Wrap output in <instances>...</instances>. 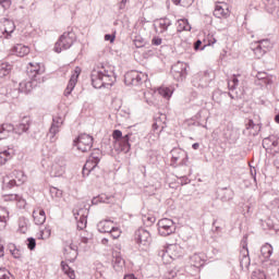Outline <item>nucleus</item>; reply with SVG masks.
I'll use <instances>...</instances> for the list:
<instances>
[{
    "instance_id": "1",
    "label": "nucleus",
    "mask_w": 279,
    "mask_h": 279,
    "mask_svg": "<svg viewBox=\"0 0 279 279\" xmlns=\"http://www.w3.org/2000/svg\"><path fill=\"white\" fill-rule=\"evenodd\" d=\"M90 82L94 88H108V86H114L117 76L114 71L101 68L100 70H93L90 74Z\"/></svg>"
},
{
    "instance_id": "2",
    "label": "nucleus",
    "mask_w": 279,
    "mask_h": 279,
    "mask_svg": "<svg viewBox=\"0 0 279 279\" xmlns=\"http://www.w3.org/2000/svg\"><path fill=\"white\" fill-rule=\"evenodd\" d=\"M31 68L28 69L27 73L31 77V81L28 82H22L20 83V93H25V95H29L32 93V89L36 88L38 84H40V75L45 73V70H40V64L34 65L33 63H29Z\"/></svg>"
},
{
    "instance_id": "3",
    "label": "nucleus",
    "mask_w": 279,
    "mask_h": 279,
    "mask_svg": "<svg viewBox=\"0 0 279 279\" xmlns=\"http://www.w3.org/2000/svg\"><path fill=\"white\" fill-rule=\"evenodd\" d=\"M112 138L114 141V149L116 151H122L123 154H130V149H132V141L134 138V133L130 132L123 135L121 130H113Z\"/></svg>"
},
{
    "instance_id": "4",
    "label": "nucleus",
    "mask_w": 279,
    "mask_h": 279,
    "mask_svg": "<svg viewBox=\"0 0 279 279\" xmlns=\"http://www.w3.org/2000/svg\"><path fill=\"white\" fill-rule=\"evenodd\" d=\"M73 43H75V33H63L54 45L56 53H62V50L71 49V47H73Z\"/></svg>"
},
{
    "instance_id": "5",
    "label": "nucleus",
    "mask_w": 279,
    "mask_h": 279,
    "mask_svg": "<svg viewBox=\"0 0 279 279\" xmlns=\"http://www.w3.org/2000/svg\"><path fill=\"white\" fill-rule=\"evenodd\" d=\"M95 138H93V136L83 133L80 134L74 141H73V145L74 147H76L78 149V151H90V149H93V143H94Z\"/></svg>"
},
{
    "instance_id": "6",
    "label": "nucleus",
    "mask_w": 279,
    "mask_h": 279,
    "mask_svg": "<svg viewBox=\"0 0 279 279\" xmlns=\"http://www.w3.org/2000/svg\"><path fill=\"white\" fill-rule=\"evenodd\" d=\"M170 73L177 82H184L189 75V64L178 61L171 66Z\"/></svg>"
},
{
    "instance_id": "7",
    "label": "nucleus",
    "mask_w": 279,
    "mask_h": 279,
    "mask_svg": "<svg viewBox=\"0 0 279 279\" xmlns=\"http://www.w3.org/2000/svg\"><path fill=\"white\" fill-rule=\"evenodd\" d=\"M147 80V74H143L136 70H132L124 74L125 86H141Z\"/></svg>"
},
{
    "instance_id": "8",
    "label": "nucleus",
    "mask_w": 279,
    "mask_h": 279,
    "mask_svg": "<svg viewBox=\"0 0 279 279\" xmlns=\"http://www.w3.org/2000/svg\"><path fill=\"white\" fill-rule=\"evenodd\" d=\"M160 236H171L175 232V222L169 218H162L157 223Z\"/></svg>"
},
{
    "instance_id": "9",
    "label": "nucleus",
    "mask_w": 279,
    "mask_h": 279,
    "mask_svg": "<svg viewBox=\"0 0 279 279\" xmlns=\"http://www.w3.org/2000/svg\"><path fill=\"white\" fill-rule=\"evenodd\" d=\"M255 48H253V52L256 56V58L260 59L265 53L271 51L274 49V44H271V40L269 38L259 39L255 43Z\"/></svg>"
},
{
    "instance_id": "10",
    "label": "nucleus",
    "mask_w": 279,
    "mask_h": 279,
    "mask_svg": "<svg viewBox=\"0 0 279 279\" xmlns=\"http://www.w3.org/2000/svg\"><path fill=\"white\" fill-rule=\"evenodd\" d=\"M134 241L137 245H143L144 247H148L151 244V234L149 231L140 228L134 233Z\"/></svg>"
},
{
    "instance_id": "11",
    "label": "nucleus",
    "mask_w": 279,
    "mask_h": 279,
    "mask_svg": "<svg viewBox=\"0 0 279 279\" xmlns=\"http://www.w3.org/2000/svg\"><path fill=\"white\" fill-rule=\"evenodd\" d=\"M241 257H240V267H245V269L250 268L252 259H250V250L247 248V235H244L241 241Z\"/></svg>"
},
{
    "instance_id": "12",
    "label": "nucleus",
    "mask_w": 279,
    "mask_h": 279,
    "mask_svg": "<svg viewBox=\"0 0 279 279\" xmlns=\"http://www.w3.org/2000/svg\"><path fill=\"white\" fill-rule=\"evenodd\" d=\"M165 128H167V114L157 113L154 117L153 132L160 134V132L165 131Z\"/></svg>"
},
{
    "instance_id": "13",
    "label": "nucleus",
    "mask_w": 279,
    "mask_h": 279,
    "mask_svg": "<svg viewBox=\"0 0 279 279\" xmlns=\"http://www.w3.org/2000/svg\"><path fill=\"white\" fill-rule=\"evenodd\" d=\"M81 73H82V69L80 66H76L74 70V73L71 75L68 86L64 90L65 97H69V95H71L73 93L75 85L77 84V80L80 78Z\"/></svg>"
},
{
    "instance_id": "14",
    "label": "nucleus",
    "mask_w": 279,
    "mask_h": 279,
    "mask_svg": "<svg viewBox=\"0 0 279 279\" xmlns=\"http://www.w3.org/2000/svg\"><path fill=\"white\" fill-rule=\"evenodd\" d=\"M192 86H194V88H198V89H202V88H206L208 86V76H206V72L203 74V73H197V74H194L192 76Z\"/></svg>"
},
{
    "instance_id": "15",
    "label": "nucleus",
    "mask_w": 279,
    "mask_h": 279,
    "mask_svg": "<svg viewBox=\"0 0 279 279\" xmlns=\"http://www.w3.org/2000/svg\"><path fill=\"white\" fill-rule=\"evenodd\" d=\"M216 194L220 202H231V199H234V191L230 187H218Z\"/></svg>"
},
{
    "instance_id": "16",
    "label": "nucleus",
    "mask_w": 279,
    "mask_h": 279,
    "mask_svg": "<svg viewBox=\"0 0 279 279\" xmlns=\"http://www.w3.org/2000/svg\"><path fill=\"white\" fill-rule=\"evenodd\" d=\"M99 162L95 161V159H90V157L86 160L85 165L83 166L82 174L83 178H88L95 169H97Z\"/></svg>"
},
{
    "instance_id": "17",
    "label": "nucleus",
    "mask_w": 279,
    "mask_h": 279,
    "mask_svg": "<svg viewBox=\"0 0 279 279\" xmlns=\"http://www.w3.org/2000/svg\"><path fill=\"white\" fill-rule=\"evenodd\" d=\"M214 16L216 19H228L230 16V10L227 4L218 3L214 10Z\"/></svg>"
},
{
    "instance_id": "18",
    "label": "nucleus",
    "mask_w": 279,
    "mask_h": 279,
    "mask_svg": "<svg viewBox=\"0 0 279 279\" xmlns=\"http://www.w3.org/2000/svg\"><path fill=\"white\" fill-rule=\"evenodd\" d=\"M12 56H17V58H25L29 53V47L17 44L11 48Z\"/></svg>"
},
{
    "instance_id": "19",
    "label": "nucleus",
    "mask_w": 279,
    "mask_h": 279,
    "mask_svg": "<svg viewBox=\"0 0 279 279\" xmlns=\"http://www.w3.org/2000/svg\"><path fill=\"white\" fill-rule=\"evenodd\" d=\"M84 210V208H80L78 211L73 210V215L77 221V230H84V228H86L87 223H88V219L86 218L85 215H81L80 214Z\"/></svg>"
},
{
    "instance_id": "20",
    "label": "nucleus",
    "mask_w": 279,
    "mask_h": 279,
    "mask_svg": "<svg viewBox=\"0 0 279 279\" xmlns=\"http://www.w3.org/2000/svg\"><path fill=\"white\" fill-rule=\"evenodd\" d=\"M263 147L264 149H272L274 147H278L279 145V137L276 135H269L263 140Z\"/></svg>"
},
{
    "instance_id": "21",
    "label": "nucleus",
    "mask_w": 279,
    "mask_h": 279,
    "mask_svg": "<svg viewBox=\"0 0 279 279\" xmlns=\"http://www.w3.org/2000/svg\"><path fill=\"white\" fill-rule=\"evenodd\" d=\"M29 118L24 117L22 119V122L17 125L14 126V134H19V136H21V134H25V132H27L29 130Z\"/></svg>"
},
{
    "instance_id": "22",
    "label": "nucleus",
    "mask_w": 279,
    "mask_h": 279,
    "mask_svg": "<svg viewBox=\"0 0 279 279\" xmlns=\"http://www.w3.org/2000/svg\"><path fill=\"white\" fill-rule=\"evenodd\" d=\"M12 132H14V124L12 123L0 124V141L8 138V136H10Z\"/></svg>"
},
{
    "instance_id": "23",
    "label": "nucleus",
    "mask_w": 279,
    "mask_h": 279,
    "mask_svg": "<svg viewBox=\"0 0 279 279\" xmlns=\"http://www.w3.org/2000/svg\"><path fill=\"white\" fill-rule=\"evenodd\" d=\"M14 29H16V25L14 21L10 19L3 20V29H1V34H7V36H12L14 34Z\"/></svg>"
},
{
    "instance_id": "24",
    "label": "nucleus",
    "mask_w": 279,
    "mask_h": 279,
    "mask_svg": "<svg viewBox=\"0 0 279 279\" xmlns=\"http://www.w3.org/2000/svg\"><path fill=\"white\" fill-rule=\"evenodd\" d=\"M156 23H158L159 28H160V34H165L173 25V22L171 19L165 16L156 20Z\"/></svg>"
},
{
    "instance_id": "25",
    "label": "nucleus",
    "mask_w": 279,
    "mask_h": 279,
    "mask_svg": "<svg viewBox=\"0 0 279 279\" xmlns=\"http://www.w3.org/2000/svg\"><path fill=\"white\" fill-rule=\"evenodd\" d=\"M33 219H34L36 226H43V223H45V221H47V215L45 214V209L34 210Z\"/></svg>"
},
{
    "instance_id": "26",
    "label": "nucleus",
    "mask_w": 279,
    "mask_h": 279,
    "mask_svg": "<svg viewBox=\"0 0 279 279\" xmlns=\"http://www.w3.org/2000/svg\"><path fill=\"white\" fill-rule=\"evenodd\" d=\"M112 223L111 220H102L97 225V230L101 234H110V231L112 230V227L110 226Z\"/></svg>"
},
{
    "instance_id": "27",
    "label": "nucleus",
    "mask_w": 279,
    "mask_h": 279,
    "mask_svg": "<svg viewBox=\"0 0 279 279\" xmlns=\"http://www.w3.org/2000/svg\"><path fill=\"white\" fill-rule=\"evenodd\" d=\"M260 254L265 258V260H269L271 255L274 254V246L269 243H265L260 248Z\"/></svg>"
},
{
    "instance_id": "28",
    "label": "nucleus",
    "mask_w": 279,
    "mask_h": 279,
    "mask_svg": "<svg viewBox=\"0 0 279 279\" xmlns=\"http://www.w3.org/2000/svg\"><path fill=\"white\" fill-rule=\"evenodd\" d=\"M192 27L187 19L178 20L177 32H191Z\"/></svg>"
},
{
    "instance_id": "29",
    "label": "nucleus",
    "mask_w": 279,
    "mask_h": 279,
    "mask_svg": "<svg viewBox=\"0 0 279 279\" xmlns=\"http://www.w3.org/2000/svg\"><path fill=\"white\" fill-rule=\"evenodd\" d=\"M61 269L66 277H69L70 279H75V270H73V268H71V266L66 264V262L64 260L61 262Z\"/></svg>"
},
{
    "instance_id": "30",
    "label": "nucleus",
    "mask_w": 279,
    "mask_h": 279,
    "mask_svg": "<svg viewBox=\"0 0 279 279\" xmlns=\"http://www.w3.org/2000/svg\"><path fill=\"white\" fill-rule=\"evenodd\" d=\"M255 77L262 82L260 84H264L265 86H269V84H271V78L269 77V75L266 72H257V74L255 75Z\"/></svg>"
},
{
    "instance_id": "31",
    "label": "nucleus",
    "mask_w": 279,
    "mask_h": 279,
    "mask_svg": "<svg viewBox=\"0 0 279 279\" xmlns=\"http://www.w3.org/2000/svg\"><path fill=\"white\" fill-rule=\"evenodd\" d=\"M180 151H184L180 148H174L171 150L172 157H171V167H178V160H182L183 157L180 156Z\"/></svg>"
},
{
    "instance_id": "32",
    "label": "nucleus",
    "mask_w": 279,
    "mask_h": 279,
    "mask_svg": "<svg viewBox=\"0 0 279 279\" xmlns=\"http://www.w3.org/2000/svg\"><path fill=\"white\" fill-rule=\"evenodd\" d=\"M12 72V64L1 63L0 64V77H7Z\"/></svg>"
},
{
    "instance_id": "33",
    "label": "nucleus",
    "mask_w": 279,
    "mask_h": 279,
    "mask_svg": "<svg viewBox=\"0 0 279 279\" xmlns=\"http://www.w3.org/2000/svg\"><path fill=\"white\" fill-rule=\"evenodd\" d=\"M12 174L13 178L17 180L19 184H23L27 181V175H25V172H23V170H14Z\"/></svg>"
},
{
    "instance_id": "34",
    "label": "nucleus",
    "mask_w": 279,
    "mask_h": 279,
    "mask_svg": "<svg viewBox=\"0 0 279 279\" xmlns=\"http://www.w3.org/2000/svg\"><path fill=\"white\" fill-rule=\"evenodd\" d=\"M228 93L221 92L220 89H216L213 93V101H215L216 104H221L223 101L221 97H226Z\"/></svg>"
},
{
    "instance_id": "35",
    "label": "nucleus",
    "mask_w": 279,
    "mask_h": 279,
    "mask_svg": "<svg viewBox=\"0 0 279 279\" xmlns=\"http://www.w3.org/2000/svg\"><path fill=\"white\" fill-rule=\"evenodd\" d=\"M239 77H241V75H236V74H233L231 76V78L229 80L228 82V88L229 90H234L236 88V86H239Z\"/></svg>"
},
{
    "instance_id": "36",
    "label": "nucleus",
    "mask_w": 279,
    "mask_h": 279,
    "mask_svg": "<svg viewBox=\"0 0 279 279\" xmlns=\"http://www.w3.org/2000/svg\"><path fill=\"white\" fill-rule=\"evenodd\" d=\"M9 160H12V154L9 150L0 151V166L3 167Z\"/></svg>"
},
{
    "instance_id": "37",
    "label": "nucleus",
    "mask_w": 279,
    "mask_h": 279,
    "mask_svg": "<svg viewBox=\"0 0 279 279\" xmlns=\"http://www.w3.org/2000/svg\"><path fill=\"white\" fill-rule=\"evenodd\" d=\"M8 250L10 254L13 256V258H21V250L16 247V244L10 243L8 245Z\"/></svg>"
},
{
    "instance_id": "38",
    "label": "nucleus",
    "mask_w": 279,
    "mask_h": 279,
    "mask_svg": "<svg viewBox=\"0 0 279 279\" xmlns=\"http://www.w3.org/2000/svg\"><path fill=\"white\" fill-rule=\"evenodd\" d=\"M158 93L165 99H171V96L173 95V90L171 88H169V87H160L158 89Z\"/></svg>"
},
{
    "instance_id": "39",
    "label": "nucleus",
    "mask_w": 279,
    "mask_h": 279,
    "mask_svg": "<svg viewBox=\"0 0 279 279\" xmlns=\"http://www.w3.org/2000/svg\"><path fill=\"white\" fill-rule=\"evenodd\" d=\"M68 247H69L70 252H72V257H69V258L71 259V263H75V260H77V256H78L77 245L70 243V244H68Z\"/></svg>"
},
{
    "instance_id": "40",
    "label": "nucleus",
    "mask_w": 279,
    "mask_h": 279,
    "mask_svg": "<svg viewBox=\"0 0 279 279\" xmlns=\"http://www.w3.org/2000/svg\"><path fill=\"white\" fill-rule=\"evenodd\" d=\"M58 132H60V130H58V128L54 124L50 126L49 132L47 134L50 143H56V134H58Z\"/></svg>"
},
{
    "instance_id": "41",
    "label": "nucleus",
    "mask_w": 279,
    "mask_h": 279,
    "mask_svg": "<svg viewBox=\"0 0 279 279\" xmlns=\"http://www.w3.org/2000/svg\"><path fill=\"white\" fill-rule=\"evenodd\" d=\"M179 154L181 157V161L179 162V165L177 163V167H186L187 162H189V154L185 150H179Z\"/></svg>"
},
{
    "instance_id": "42",
    "label": "nucleus",
    "mask_w": 279,
    "mask_h": 279,
    "mask_svg": "<svg viewBox=\"0 0 279 279\" xmlns=\"http://www.w3.org/2000/svg\"><path fill=\"white\" fill-rule=\"evenodd\" d=\"M89 158L95 160V162H101V150L99 148H95L90 154Z\"/></svg>"
},
{
    "instance_id": "43",
    "label": "nucleus",
    "mask_w": 279,
    "mask_h": 279,
    "mask_svg": "<svg viewBox=\"0 0 279 279\" xmlns=\"http://www.w3.org/2000/svg\"><path fill=\"white\" fill-rule=\"evenodd\" d=\"M11 5V0H0V12H5V10H10Z\"/></svg>"
},
{
    "instance_id": "44",
    "label": "nucleus",
    "mask_w": 279,
    "mask_h": 279,
    "mask_svg": "<svg viewBox=\"0 0 279 279\" xmlns=\"http://www.w3.org/2000/svg\"><path fill=\"white\" fill-rule=\"evenodd\" d=\"M134 45L137 49L145 47V38L141 37V35L135 36Z\"/></svg>"
},
{
    "instance_id": "45",
    "label": "nucleus",
    "mask_w": 279,
    "mask_h": 279,
    "mask_svg": "<svg viewBox=\"0 0 279 279\" xmlns=\"http://www.w3.org/2000/svg\"><path fill=\"white\" fill-rule=\"evenodd\" d=\"M19 231L22 234H25V232H27V222H25V218H20V220H19Z\"/></svg>"
},
{
    "instance_id": "46",
    "label": "nucleus",
    "mask_w": 279,
    "mask_h": 279,
    "mask_svg": "<svg viewBox=\"0 0 279 279\" xmlns=\"http://www.w3.org/2000/svg\"><path fill=\"white\" fill-rule=\"evenodd\" d=\"M206 47H208V45H203L201 39H197L194 43V51H204L206 49Z\"/></svg>"
},
{
    "instance_id": "47",
    "label": "nucleus",
    "mask_w": 279,
    "mask_h": 279,
    "mask_svg": "<svg viewBox=\"0 0 279 279\" xmlns=\"http://www.w3.org/2000/svg\"><path fill=\"white\" fill-rule=\"evenodd\" d=\"M14 186H21V184L16 183V180L12 179L9 182H3V190H8V189H14Z\"/></svg>"
},
{
    "instance_id": "48",
    "label": "nucleus",
    "mask_w": 279,
    "mask_h": 279,
    "mask_svg": "<svg viewBox=\"0 0 279 279\" xmlns=\"http://www.w3.org/2000/svg\"><path fill=\"white\" fill-rule=\"evenodd\" d=\"M26 245L31 252H34L36 250V240L34 238H27Z\"/></svg>"
},
{
    "instance_id": "49",
    "label": "nucleus",
    "mask_w": 279,
    "mask_h": 279,
    "mask_svg": "<svg viewBox=\"0 0 279 279\" xmlns=\"http://www.w3.org/2000/svg\"><path fill=\"white\" fill-rule=\"evenodd\" d=\"M9 202H23V204H27L26 202H25V198H23L21 195H19V194H11V195H9Z\"/></svg>"
},
{
    "instance_id": "50",
    "label": "nucleus",
    "mask_w": 279,
    "mask_h": 279,
    "mask_svg": "<svg viewBox=\"0 0 279 279\" xmlns=\"http://www.w3.org/2000/svg\"><path fill=\"white\" fill-rule=\"evenodd\" d=\"M109 234L111 239H119V236H121V230H119L117 227H112L111 231H109Z\"/></svg>"
},
{
    "instance_id": "51",
    "label": "nucleus",
    "mask_w": 279,
    "mask_h": 279,
    "mask_svg": "<svg viewBox=\"0 0 279 279\" xmlns=\"http://www.w3.org/2000/svg\"><path fill=\"white\" fill-rule=\"evenodd\" d=\"M63 123H64V120L62 119V117H57L52 119L51 125H54L57 130H60V125H62Z\"/></svg>"
},
{
    "instance_id": "52",
    "label": "nucleus",
    "mask_w": 279,
    "mask_h": 279,
    "mask_svg": "<svg viewBox=\"0 0 279 279\" xmlns=\"http://www.w3.org/2000/svg\"><path fill=\"white\" fill-rule=\"evenodd\" d=\"M113 258V263L114 265H118V267H123V265H125V259H123L121 255L117 254Z\"/></svg>"
},
{
    "instance_id": "53",
    "label": "nucleus",
    "mask_w": 279,
    "mask_h": 279,
    "mask_svg": "<svg viewBox=\"0 0 279 279\" xmlns=\"http://www.w3.org/2000/svg\"><path fill=\"white\" fill-rule=\"evenodd\" d=\"M50 195L51 197H62V191L59 190L58 187H50Z\"/></svg>"
},
{
    "instance_id": "54",
    "label": "nucleus",
    "mask_w": 279,
    "mask_h": 279,
    "mask_svg": "<svg viewBox=\"0 0 279 279\" xmlns=\"http://www.w3.org/2000/svg\"><path fill=\"white\" fill-rule=\"evenodd\" d=\"M105 40L111 44L114 43V40H117V32H113L112 34H106Z\"/></svg>"
},
{
    "instance_id": "55",
    "label": "nucleus",
    "mask_w": 279,
    "mask_h": 279,
    "mask_svg": "<svg viewBox=\"0 0 279 279\" xmlns=\"http://www.w3.org/2000/svg\"><path fill=\"white\" fill-rule=\"evenodd\" d=\"M252 279H265V272L257 270L252 272Z\"/></svg>"
},
{
    "instance_id": "56",
    "label": "nucleus",
    "mask_w": 279,
    "mask_h": 279,
    "mask_svg": "<svg viewBox=\"0 0 279 279\" xmlns=\"http://www.w3.org/2000/svg\"><path fill=\"white\" fill-rule=\"evenodd\" d=\"M151 45L154 47H160V45H162V39L160 38V36H154L151 39Z\"/></svg>"
},
{
    "instance_id": "57",
    "label": "nucleus",
    "mask_w": 279,
    "mask_h": 279,
    "mask_svg": "<svg viewBox=\"0 0 279 279\" xmlns=\"http://www.w3.org/2000/svg\"><path fill=\"white\" fill-rule=\"evenodd\" d=\"M0 279H10V271L5 268H0Z\"/></svg>"
},
{
    "instance_id": "58",
    "label": "nucleus",
    "mask_w": 279,
    "mask_h": 279,
    "mask_svg": "<svg viewBox=\"0 0 279 279\" xmlns=\"http://www.w3.org/2000/svg\"><path fill=\"white\" fill-rule=\"evenodd\" d=\"M144 222L146 223V226H151V225L156 223V217L147 216V217H145Z\"/></svg>"
},
{
    "instance_id": "59",
    "label": "nucleus",
    "mask_w": 279,
    "mask_h": 279,
    "mask_svg": "<svg viewBox=\"0 0 279 279\" xmlns=\"http://www.w3.org/2000/svg\"><path fill=\"white\" fill-rule=\"evenodd\" d=\"M98 198L100 199V204H110V197L106 194L98 195Z\"/></svg>"
},
{
    "instance_id": "60",
    "label": "nucleus",
    "mask_w": 279,
    "mask_h": 279,
    "mask_svg": "<svg viewBox=\"0 0 279 279\" xmlns=\"http://www.w3.org/2000/svg\"><path fill=\"white\" fill-rule=\"evenodd\" d=\"M180 179L181 185L184 186L185 184H190L191 180L186 175L177 177Z\"/></svg>"
},
{
    "instance_id": "61",
    "label": "nucleus",
    "mask_w": 279,
    "mask_h": 279,
    "mask_svg": "<svg viewBox=\"0 0 279 279\" xmlns=\"http://www.w3.org/2000/svg\"><path fill=\"white\" fill-rule=\"evenodd\" d=\"M245 125H246V130H254V128H258V124L256 125V123H254V120L252 119H250Z\"/></svg>"
},
{
    "instance_id": "62",
    "label": "nucleus",
    "mask_w": 279,
    "mask_h": 279,
    "mask_svg": "<svg viewBox=\"0 0 279 279\" xmlns=\"http://www.w3.org/2000/svg\"><path fill=\"white\" fill-rule=\"evenodd\" d=\"M215 43H217V39L215 37H213V35H208L207 36V47H210L211 45H215Z\"/></svg>"
},
{
    "instance_id": "63",
    "label": "nucleus",
    "mask_w": 279,
    "mask_h": 279,
    "mask_svg": "<svg viewBox=\"0 0 279 279\" xmlns=\"http://www.w3.org/2000/svg\"><path fill=\"white\" fill-rule=\"evenodd\" d=\"M71 250L69 248V246L66 245V246H64V248H63V254H64V256H65V258L71 263V259H70V257H72L71 256Z\"/></svg>"
},
{
    "instance_id": "64",
    "label": "nucleus",
    "mask_w": 279,
    "mask_h": 279,
    "mask_svg": "<svg viewBox=\"0 0 279 279\" xmlns=\"http://www.w3.org/2000/svg\"><path fill=\"white\" fill-rule=\"evenodd\" d=\"M251 175H252L254 182H256V168H253V169L251 168Z\"/></svg>"
}]
</instances>
